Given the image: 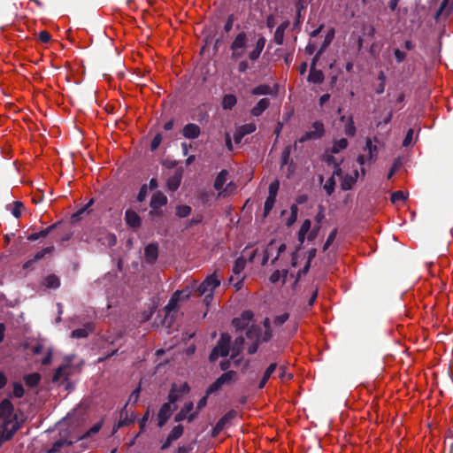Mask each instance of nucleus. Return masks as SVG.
Here are the masks:
<instances>
[{
  "label": "nucleus",
  "mask_w": 453,
  "mask_h": 453,
  "mask_svg": "<svg viewBox=\"0 0 453 453\" xmlns=\"http://www.w3.org/2000/svg\"><path fill=\"white\" fill-rule=\"evenodd\" d=\"M219 284L220 281L215 274H211L206 277V279L200 285H197L196 281H192L190 286H188L181 291H177L173 294L169 303L165 306V309L167 312L170 313L177 308L179 301L188 299L193 295V293H195L196 296H204L206 304H209L212 299L214 289L218 288Z\"/></svg>",
  "instance_id": "nucleus-1"
},
{
  "label": "nucleus",
  "mask_w": 453,
  "mask_h": 453,
  "mask_svg": "<svg viewBox=\"0 0 453 453\" xmlns=\"http://www.w3.org/2000/svg\"><path fill=\"white\" fill-rule=\"evenodd\" d=\"M230 335L226 333L221 334L217 345L210 355V360L215 361L219 357H226L230 354L232 359H234L242 350L244 339L237 337L234 343L230 347Z\"/></svg>",
  "instance_id": "nucleus-2"
},
{
  "label": "nucleus",
  "mask_w": 453,
  "mask_h": 453,
  "mask_svg": "<svg viewBox=\"0 0 453 453\" xmlns=\"http://www.w3.org/2000/svg\"><path fill=\"white\" fill-rule=\"evenodd\" d=\"M378 144L379 140L376 137L366 139L365 147L364 148L365 153L357 157V163L360 165H364L367 162H373L376 160L379 152Z\"/></svg>",
  "instance_id": "nucleus-3"
},
{
  "label": "nucleus",
  "mask_w": 453,
  "mask_h": 453,
  "mask_svg": "<svg viewBox=\"0 0 453 453\" xmlns=\"http://www.w3.org/2000/svg\"><path fill=\"white\" fill-rule=\"evenodd\" d=\"M237 380V373L228 371L219 377L206 390V395H211L225 387L232 385Z\"/></svg>",
  "instance_id": "nucleus-4"
},
{
  "label": "nucleus",
  "mask_w": 453,
  "mask_h": 453,
  "mask_svg": "<svg viewBox=\"0 0 453 453\" xmlns=\"http://www.w3.org/2000/svg\"><path fill=\"white\" fill-rule=\"evenodd\" d=\"M286 250V245L284 243L279 242L277 241H271L267 245L266 249L264 251V255L261 260V265H265L268 259L272 257L273 262L277 260L282 252Z\"/></svg>",
  "instance_id": "nucleus-5"
},
{
  "label": "nucleus",
  "mask_w": 453,
  "mask_h": 453,
  "mask_svg": "<svg viewBox=\"0 0 453 453\" xmlns=\"http://www.w3.org/2000/svg\"><path fill=\"white\" fill-rule=\"evenodd\" d=\"M246 260L242 256L238 257L234 263L233 268L234 275L230 277L229 281L233 283L236 290L241 289L242 287L244 276H241V273L244 270Z\"/></svg>",
  "instance_id": "nucleus-6"
},
{
  "label": "nucleus",
  "mask_w": 453,
  "mask_h": 453,
  "mask_svg": "<svg viewBox=\"0 0 453 453\" xmlns=\"http://www.w3.org/2000/svg\"><path fill=\"white\" fill-rule=\"evenodd\" d=\"M319 233V226L311 228V222L310 219H305L298 232V241L303 243L305 240L313 241Z\"/></svg>",
  "instance_id": "nucleus-7"
},
{
  "label": "nucleus",
  "mask_w": 453,
  "mask_h": 453,
  "mask_svg": "<svg viewBox=\"0 0 453 453\" xmlns=\"http://www.w3.org/2000/svg\"><path fill=\"white\" fill-rule=\"evenodd\" d=\"M325 160L328 164L337 165V163L335 162L333 155H331V154H326L325 156ZM335 177L342 178V169L338 165H335V169L334 171L333 175L324 184V189L326 191V193L328 195H331L334 192V190Z\"/></svg>",
  "instance_id": "nucleus-8"
},
{
  "label": "nucleus",
  "mask_w": 453,
  "mask_h": 453,
  "mask_svg": "<svg viewBox=\"0 0 453 453\" xmlns=\"http://www.w3.org/2000/svg\"><path fill=\"white\" fill-rule=\"evenodd\" d=\"M247 47V35L245 33H240L234 38L231 45L232 57L239 58L245 54Z\"/></svg>",
  "instance_id": "nucleus-9"
},
{
  "label": "nucleus",
  "mask_w": 453,
  "mask_h": 453,
  "mask_svg": "<svg viewBox=\"0 0 453 453\" xmlns=\"http://www.w3.org/2000/svg\"><path fill=\"white\" fill-rule=\"evenodd\" d=\"M280 182L274 180L269 185V194L265 203V216H266L274 206L276 196L279 191Z\"/></svg>",
  "instance_id": "nucleus-10"
},
{
  "label": "nucleus",
  "mask_w": 453,
  "mask_h": 453,
  "mask_svg": "<svg viewBox=\"0 0 453 453\" xmlns=\"http://www.w3.org/2000/svg\"><path fill=\"white\" fill-rule=\"evenodd\" d=\"M260 328L258 326H251L247 331V338L250 342L248 347V352L253 354L257 351L259 344Z\"/></svg>",
  "instance_id": "nucleus-11"
},
{
  "label": "nucleus",
  "mask_w": 453,
  "mask_h": 453,
  "mask_svg": "<svg viewBox=\"0 0 453 453\" xmlns=\"http://www.w3.org/2000/svg\"><path fill=\"white\" fill-rule=\"evenodd\" d=\"M0 416L4 418V425L8 421H13L17 423V426L19 427L18 421L13 417V405L9 399H4L0 403Z\"/></svg>",
  "instance_id": "nucleus-12"
},
{
  "label": "nucleus",
  "mask_w": 453,
  "mask_h": 453,
  "mask_svg": "<svg viewBox=\"0 0 453 453\" xmlns=\"http://www.w3.org/2000/svg\"><path fill=\"white\" fill-rule=\"evenodd\" d=\"M324 125L319 121H315L312 124L311 130L307 132L303 136L299 139V142H303L310 139H317L324 134Z\"/></svg>",
  "instance_id": "nucleus-13"
},
{
  "label": "nucleus",
  "mask_w": 453,
  "mask_h": 453,
  "mask_svg": "<svg viewBox=\"0 0 453 453\" xmlns=\"http://www.w3.org/2000/svg\"><path fill=\"white\" fill-rule=\"evenodd\" d=\"M17 430V423L12 420L0 426V445L3 441L11 439Z\"/></svg>",
  "instance_id": "nucleus-14"
},
{
  "label": "nucleus",
  "mask_w": 453,
  "mask_h": 453,
  "mask_svg": "<svg viewBox=\"0 0 453 453\" xmlns=\"http://www.w3.org/2000/svg\"><path fill=\"white\" fill-rule=\"evenodd\" d=\"M253 319V313L250 311H243L239 318L233 320L234 326L237 330H242L249 326Z\"/></svg>",
  "instance_id": "nucleus-15"
},
{
  "label": "nucleus",
  "mask_w": 453,
  "mask_h": 453,
  "mask_svg": "<svg viewBox=\"0 0 453 453\" xmlns=\"http://www.w3.org/2000/svg\"><path fill=\"white\" fill-rule=\"evenodd\" d=\"M74 368L69 365V363L64 364L58 368L54 376L53 381L58 382L66 380L70 375L73 374Z\"/></svg>",
  "instance_id": "nucleus-16"
},
{
  "label": "nucleus",
  "mask_w": 453,
  "mask_h": 453,
  "mask_svg": "<svg viewBox=\"0 0 453 453\" xmlns=\"http://www.w3.org/2000/svg\"><path fill=\"white\" fill-rule=\"evenodd\" d=\"M189 387L187 383H182L180 385L174 384L169 394V402L174 403L179 397L184 394L188 393Z\"/></svg>",
  "instance_id": "nucleus-17"
},
{
  "label": "nucleus",
  "mask_w": 453,
  "mask_h": 453,
  "mask_svg": "<svg viewBox=\"0 0 453 453\" xmlns=\"http://www.w3.org/2000/svg\"><path fill=\"white\" fill-rule=\"evenodd\" d=\"M194 404L192 403H186L183 408L180 411V412L176 415V421H180L184 419H188V421L192 420L196 412L193 411Z\"/></svg>",
  "instance_id": "nucleus-18"
},
{
  "label": "nucleus",
  "mask_w": 453,
  "mask_h": 453,
  "mask_svg": "<svg viewBox=\"0 0 453 453\" xmlns=\"http://www.w3.org/2000/svg\"><path fill=\"white\" fill-rule=\"evenodd\" d=\"M357 177L358 172L357 170H353L350 174H346L344 177L342 176V178H338L341 180L342 188L343 190L350 189L357 181Z\"/></svg>",
  "instance_id": "nucleus-19"
},
{
  "label": "nucleus",
  "mask_w": 453,
  "mask_h": 453,
  "mask_svg": "<svg viewBox=\"0 0 453 453\" xmlns=\"http://www.w3.org/2000/svg\"><path fill=\"white\" fill-rule=\"evenodd\" d=\"M171 402L164 403L162 407L159 410L157 419H158V426H163L165 422L168 420L172 414V408H171Z\"/></svg>",
  "instance_id": "nucleus-20"
},
{
  "label": "nucleus",
  "mask_w": 453,
  "mask_h": 453,
  "mask_svg": "<svg viewBox=\"0 0 453 453\" xmlns=\"http://www.w3.org/2000/svg\"><path fill=\"white\" fill-rule=\"evenodd\" d=\"M265 39L263 36H260L257 39L256 44L254 45L253 50H251L249 52V58L250 60L257 59L258 57L260 56L263 49L265 48Z\"/></svg>",
  "instance_id": "nucleus-21"
},
{
  "label": "nucleus",
  "mask_w": 453,
  "mask_h": 453,
  "mask_svg": "<svg viewBox=\"0 0 453 453\" xmlns=\"http://www.w3.org/2000/svg\"><path fill=\"white\" fill-rule=\"evenodd\" d=\"M182 134L186 138L196 139L200 134V127L196 124H188L183 127Z\"/></svg>",
  "instance_id": "nucleus-22"
},
{
  "label": "nucleus",
  "mask_w": 453,
  "mask_h": 453,
  "mask_svg": "<svg viewBox=\"0 0 453 453\" xmlns=\"http://www.w3.org/2000/svg\"><path fill=\"white\" fill-rule=\"evenodd\" d=\"M270 105L268 98L260 99L257 104L251 109V114L255 117L260 116Z\"/></svg>",
  "instance_id": "nucleus-23"
},
{
  "label": "nucleus",
  "mask_w": 453,
  "mask_h": 453,
  "mask_svg": "<svg viewBox=\"0 0 453 453\" xmlns=\"http://www.w3.org/2000/svg\"><path fill=\"white\" fill-rule=\"evenodd\" d=\"M125 219L127 224L131 227H138L141 223L139 215L132 210H127L126 211Z\"/></svg>",
  "instance_id": "nucleus-24"
},
{
  "label": "nucleus",
  "mask_w": 453,
  "mask_h": 453,
  "mask_svg": "<svg viewBox=\"0 0 453 453\" xmlns=\"http://www.w3.org/2000/svg\"><path fill=\"white\" fill-rule=\"evenodd\" d=\"M167 203L166 196L162 194L161 192H157L153 195L151 201H150V206L153 210L158 209L162 206H164Z\"/></svg>",
  "instance_id": "nucleus-25"
},
{
  "label": "nucleus",
  "mask_w": 453,
  "mask_h": 453,
  "mask_svg": "<svg viewBox=\"0 0 453 453\" xmlns=\"http://www.w3.org/2000/svg\"><path fill=\"white\" fill-rule=\"evenodd\" d=\"M227 175L228 173L226 170H222L218 176L216 177L215 182H214V188L219 193L222 188L226 186L227 181Z\"/></svg>",
  "instance_id": "nucleus-26"
},
{
  "label": "nucleus",
  "mask_w": 453,
  "mask_h": 453,
  "mask_svg": "<svg viewBox=\"0 0 453 453\" xmlns=\"http://www.w3.org/2000/svg\"><path fill=\"white\" fill-rule=\"evenodd\" d=\"M342 122L344 123V132L346 134L353 136L356 133V127L354 126V122L352 117L350 116H342L341 118Z\"/></svg>",
  "instance_id": "nucleus-27"
},
{
  "label": "nucleus",
  "mask_w": 453,
  "mask_h": 453,
  "mask_svg": "<svg viewBox=\"0 0 453 453\" xmlns=\"http://www.w3.org/2000/svg\"><path fill=\"white\" fill-rule=\"evenodd\" d=\"M276 91L271 88L269 85L261 84L251 90V94L254 96H262V95H273L275 94Z\"/></svg>",
  "instance_id": "nucleus-28"
},
{
  "label": "nucleus",
  "mask_w": 453,
  "mask_h": 453,
  "mask_svg": "<svg viewBox=\"0 0 453 453\" xmlns=\"http://www.w3.org/2000/svg\"><path fill=\"white\" fill-rule=\"evenodd\" d=\"M145 257L150 263H153L157 257V246L155 244H149L145 248Z\"/></svg>",
  "instance_id": "nucleus-29"
},
{
  "label": "nucleus",
  "mask_w": 453,
  "mask_h": 453,
  "mask_svg": "<svg viewBox=\"0 0 453 453\" xmlns=\"http://www.w3.org/2000/svg\"><path fill=\"white\" fill-rule=\"evenodd\" d=\"M259 254L258 252V249H253L252 247H246L242 253V257H243V258L250 263H254L255 260H256V257Z\"/></svg>",
  "instance_id": "nucleus-30"
},
{
  "label": "nucleus",
  "mask_w": 453,
  "mask_h": 453,
  "mask_svg": "<svg viewBox=\"0 0 453 453\" xmlns=\"http://www.w3.org/2000/svg\"><path fill=\"white\" fill-rule=\"evenodd\" d=\"M181 181V175L179 173H175L173 176H171L167 180V188L171 191L176 190Z\"/></svg>",
  "instance_id": "nucleus-31"
},
{
  "label": "nucleus",
  "mask_w": 453,
  "mask_h": 453,
  "mask_svg": "<svg viewBox=\"0 0 453 453\" xmlns=\"http://www.w3.org/2000/svg\"><path fill=\"white\" fill-rule=\"evenodd\" d=\"M324 79L323 73L319 70H316L314 67L311 68L308 81L313 83H320Z\"/></svg>",
  "instance_id": "nucleus-32"
},
{
  "label": "nucleus",
  "mask_w": 453,
  "mask_h": 453,
  "mask_svg": "<svg viewBox=\"0 0 453 453\" xmlns=\"http://www.w3.org/2000/svg\"><path fill=\"white\" fill-rule=\"evenodd\" d=\"M449 0H443L441 4V6L439 10L437 11L435 14V19H439L441 17L447 16L451 9L450 6H449Z\"/></svg>",
  "instance_id": "nucleus-33"
},
{
  "label": "nucleus",
  "mask_w": 453,
  "mask_h": 453,
  "mask_svg": "<svg viewBox=\"0 0 453 453\" xmlns=\"http://www.w3.org/2000/svg\"><path fill=\"white\" fill-rule=\"evenodd\" d=\"M236 97L234 95H226L222 100V107L225 110H230L236 104Z\"/></svg>",
  "instance_id": "nucleus-34"
},
{
  "label": "nucleus",
  "mask_w": 453,
  "mask_h": 453,
  "mask_svg": "<svg viewBox=\"0 0 453 453\" xmlns=\"http://www.w3.org/2000/svg\"><path fill=\"white\" fill-rule=\"evenodd\" d=\"M348 146V141L345 138H342L338 141H335L332 149H331V154H337L341 150L346 149Z\"/></svg>",
  "instance_id": "nucleus-35"
},
{
  "label": "nucleus",
  "mask_w": 453,
  "mask_h": 453,
  "mask_svg": "<svg viewBox=\"0 0 453 453\" xmlns=\"http://www.w3.org/2000/svg\"><path fill=\"white\" fill-rule=\"evenodd\" d=\"M44 284L47 288H57L59 287L60 282L59 279L56 275L51 274L45 278Z\"/></svg>",
  "instance_id": "nucleus-36"
},
{
  "label": "nucleus",
  "mask_w": 453,
  "mask_h": 453,
  "mask_svg": "<svg viewBox=\"0 0 453 453\" xmlns=\"http://www.w3.org/2000/svg\"><path fill=\"white\" fill-rule=\"evenodd\" d=\"M91 331L90 326H86L82 328L75 329L72 332V337L73 338H85L88 335V333Z\"/></svg>",
  "instance_id": "nucleus-37"
},
{
  "label": "nucleus",
  "mask_w": 453,
  "mask_h": 453,
  "mask_svg": "<svg viewBox=\"0 0 453 453\" xmlns=\"http://www.w3.org/2000/svg\"><path fill=\"white\" fill-rule=\"evenodd\" d=\"M316 255V250L312 249L309 251V257L308 259L304 262V265L302 270H298L297 272V278L301 276V274H305L310 267V262L311 260L315 257Z\"/></svg>",
  "instance_id": "nucleus-38"
},
{
  "label": "nucleus",
  "mask_w": 453,
  "mask_h": 453,
  "mask_svg": "<svg viewBox=\"0 0 453 453\" xmlns=\"http://www.w3.org/2000/svg\"><path fill=\"white\" fill-rule=\"evenodd\" d=\"M287 273H288L287 270H283L282 273L280 271H279V270H276L270 276V281L273 282V283H276V282L280 281L282 279V283H284L285 282V279L287 277Z\"/></svg>",
  "instance_id": "nucleus-39"
},
{
  "label": "nucleus",
  "mask_w": 453,
  "mask_h": 453,
  "mask_svg": "<svg viewBox=\"0 0 453 453\" xmlns=\"http://www.w3.org/2000/svg\"><path fill=\"white\" fill-rule=\"evenodd\" d=\"M406 199H407V195L401 190L395 191V192L392 193V195H391V202L394 204H398L399 203H403Z\"/></svg>",
  "instance_id": "nucleus-40"
},
{
  "label": "nucleus",
  "mask_w": 453,
  "mask_h": 453,
  "mask_svg": "<svg viewBox=\"0 0 453 453\" xmlns=\"http://www.w3.org/2000/svg\"><path fill=\"white\" fill-rule=\"evenodd\" d=\"M40 379L41 377L38 373L28 374L24 378L26 384L29 387L36 386L39 383Z\"/></svg>",
  "instance_id": "nucleus-41"
},
{
  "label": "nucleus",
  "mask_w": 453,
  "mask_h": 453,
  "mask_svg": "<svg viewBox=\"0 0 453 453\" xmlns=\"http://www.w3.org/2000/svg\"><path fill=\"white\" fill-rule=\"evenodd\" d=\"M11 206V212L12 214L19 219L21 216L22 210L24 208L23 203L20 202H15Z\"/></svg>",
  "instance_id": "nucleus-42"
},
{
  "label": "nucleus",
  "mask_w": 453,
  "mask_h": 453,
  "mask_svg": "<svg viewBox=\"0 0 453 453\" xmlns=\"http://www.w3.org/2000/svg\"><path fill=\"white\" fill-rule=\"evenodd\" d=\"M235 189H236V185L231 181V182L226 184V186L219 193V196H227L233 194Z\"/></svg>",
  "instance_id": "nucleus-43"
},
{
  "label": "nucleus",
  "mask_w": 453,
  "mask_h": 453,
  "mask_svg": "<svg viewBox=\"0 0 453 453\" xmlns=\"http://www.w3.org/2000/svg\"><path fill=\"white\" fill-rule=\"evenodd\" d=\"M336 236H337V229L334 228V230H332V232L329 234L324 246H323V250L326 251L327 250L331 245L334 243V242L335 241L336 239Z\"/></svg>",
  "instance_id": "nucleus-44"
},
{
  "label": "nucleus",
  "mask_w": 453,
  "mask_h": 453,
  "mask_svg": "<svg viewBox=\"0 0 453 453\" xmlns=\"http://www.w3.org/2000/svg\"><path fill=\"white\" fill-rule=\"evenodd\" d=\"M191 212V208L188 205H179L176 208V214L180 218H185L188 216Z\"/></svg>",
  "instance_id": "nucleus-45"
},
{
  "label": "nucleus",
  "mask_w": 453,
  "mask_h": 453,
  "mask_svg": "<svg viewBox=\"0 0 453 453\" xmlns=\"http://www.w3.org/2000/svg\"><path fill=\"white\" fill-rule=\"evenodd\" d=\"M183 434V427L181 426H176L173 428L171 433L169 434L170 440L176 441L179 439Z\"/></svg>",
  "instance_id": "nucleus-46"
},
{
  "label": "nucleus",
  "mask_w": 453,
  "mask_h": 453,
  "mask_svg": "<svg viewBox=\"0 0 453 453\" xmlns=\"http://www.w3.org/2000/svg\"><path fill=\"white\" fill-rule=\"evenodd\" d=\"M51 228L52 227L50 226V227H48L44 230H42L40 232L33 233L27 237V239L30 241H35V240H38L39 238L45 237L49 234V232L50 231Z\"/></svg>",
  "instance_id": "nucleus-47"
},
{
  "label": "nucleus",
  "mask_w": 453,
  "mask_h": 453,
  "mask_svg": "<svg viewBox=\"0 0 453 453\" xmlns=\"http://www.w3.org/2000/svg\"><path fill=\"white\" fill-rule=\"evenodd\" d=\"M239 128H240L241 132H242L243 134L246 135V134L255 132L257 127L254 123H249V124H245V125L239 127Z\"/></svg>",
  "instance_id": "nucleus-48"
},
{
  "label": "nucleus",
  "mask_w": 453,
  "mask_h": 453,
  "mask_svg": "<svg viewBox=\"0 0 453 453\" xmlns=\"http://www.w3.org/2000/svg\"><path fill=\"white\" fill-rule=\"evenodd\" d=\"M54 248L52 246L50 247H47L40 251H38L35 255V257L33 259V261H38L40 259H42V257H44V256L46 254H50L53 251Z\"/></svg>",
  "instance_id": "nucleus-49"
},
{
  "label": "nucleus",
  "mask_w": 453,
  "mask_h": 453,
  "mask_svg": "<svg viewBox=\"0 0 453 453\" xmlns=\"http://www.w3.org/2000/svg\"><path fill=\"white\" fill-rule=\"evenodd\" d=\"M304 260V257H301L298 251L293 252L291 256V266L296 268L299 265V260Z\"/></svg>",
  "instance_id": "nucleus-50"
},
{
  "label": "nucleus",
  "mask_w": 453,
  "mask_h": 453,
  "mask_svg": "<svg viewBox=\"0 0 453 453\" xmlns=\"http://www.w3.org/2000/svg\"><path fill=\"white\" fill-rule=\"evenodd\" d=\"M288 314L284 312V313H281L280 315H277L274 318L273 323L276 326H281L282 324H284L288 320Z\"/></svg>",
  "instance_id": "nucleus-51"
},
{
  "label": "nucleus",
  "mask_w": 453,
  "mask_h": 453,
  "mask_svg": "<svg viewBox=\"0 0 453 453\" xmlns=\"http://www.w3.org/2000/svg\"><path fill=\"white\" fill-rule=\"evenodd\" d=\"M51 354L52 353L50 348L45 349L44 353L42 354L43 355V357L41 359L42 365H49L50 363Z\"/></svg>",
  "instance_id": "nucleus-52"
},
{
  "label": "nucleus",
  "mask_w": 453,
  "mask_h": 453,
  "mask_svg": "<svg viewBox=\"0 0 453 453\" xmlns=\"http://www.w3.org/2000/svg\"><path fill=\"white\" fill-rule=\"evenodd\" d=\"M401 166V161L399 159H395L394 161V164L389 171V173H388V176L387 178L389 180L392 178V176L395 174V173L400 168Z\"/></svg>",
  "instance_id": "nucleus-53"
},
{
  "label": "nucleus",
  "mask_w": 453,
  "mask_h": 453,
  "mask_svg": "<svg viewBox=\"0 0 453 453\" xmlns=\"http://www.w3.org/2000/svg\"><path fill=\"white\" fill-rule=\"evenodd\" d=\"M13 395L16 397H21L24 395V388L20 383H15L13 385Z\"/></svg>",
  "instance_id": "nucleus-54"
},
{
  "label": "nucleus",
  "mask_w": 453,
  "mask_h": 453,
  "mask_svg": "<svg viewBox=\"0 0 453 453\" xmlns=\"http://www.w3.org/2000/svg\"><path fill=\"white\" fill-rule=\"evenodd\" d=\"M413 134H414V131L413 129H409L407 134H406V136L403 140V145L407 147L409 146L411 142H412V138H413Z\"/></svg>",
  "instance_id": "nucleus-55"
},
{
  "label": "nucleus",
  "mask_w": 453,
  "mask_h": 453,
  "mask_svg": "<svg viewBox=\"0 0 453 453\" xmlns=\"http://www.w3.org/2000/svg\"><path fill=\"white\" fill-rule=\"evenodd\" d=\"M276 369V365L275 364H271L268 368L265 370L263 377L265 379V380H269L270 377L272 376L273 372L275 371Z\"/></svg>",
  "instance_id": "nucleus-56"
},
{
  "label": "nucleus",
  "mask_w": 453,
  "mask_h": 453,
  "mask_svg": "<svg viewBox=\"0 0 453 453\" xmlns=\"http://www.w3.org/2000/svg\"><path fill=\"white\" fill-rule=\"evenodd\" d=\"M161 141H162V136L161 134H157L152 142H151V150H155L156 149H157V147L160 145L161 143Z\"/></svg>",
  "instance_id": "nucleus-57"
},
{
  "label": "nucleus",
  "mask_w": 453,
  "mask_h": 453,
  "mask_svg": "<svg viewBox=\"0 0 453 453\" xmlns=\"http://www.w3.org/2000/svg\"><path fill=\"white\" fill-rule=\"evenodd\" d=\"M38 36L40 41L44 43H47L50 41V35L46 31H41Z\"/></svg>",
  "instance_id": "nucleus-58"
},
{
  "label": "nucleus",
  "mask_w": 453,
  "mask_h": 453,
  "mask_svg": "<svg viewBox=\"0 0 453 453\" xmlns=\"http://www.w3.org/2000/svg\"><path fill=\"white\" fill-rule=\"evenodd\" d=\"M72 442L71 441H56L54 444H53V447H52V451H58L60 449V448L65 445V444H71Z\"/></svg>",
  "instance_id": "nucleus-59"
},
{
  "label": "nucleus",
  "mask_w": 453,
  "mask_h": 453,
  "mask_svg": "<svg viewBox=\"0 0 453 453\" xmlns=\"http://www.w3.org/2000/svg\"><path fill=\"white\" fill-rule=\"evenodd\" d=\"M394 53H395V59L397 60L398 63L403 62L406 57V54L398 49H396Z\"/></svg>",
  "instance_id": "nucleus-60"
},
{
  "label": "nucleus",
  "mask_w": 453,
  "mask_h": 453,
  "mask_svg": "<svg viewBox=\"0 0 453 453\" xmlns=\"http://www.w3.org/2000/svg\"><path fill=\"white\" fill-rule=\"evenodd\" d=\"M47 348L44 347L42 344H37L35 346L33 347V352L35 354V355H40V354H42L44 353L45 349Z\"/></svg>",
  "instance_id": "nucleus-61"
},
{
  "label": "nucleus",
  "mask_w": 453,
  "mask_h": 453,
  "mask_svg": "<svg viewBox=\"0 0 453 453\" xmlns=\"http://www.w3.org/2000/svg\"><path fill=\"white\" fill-rule=\"evenodd\" d=\"M245 135L243 134L242 132H241L240 128L238 127L235 132H234V142L236 143H239L241 142L242 139L244 137Z\"/></svg>",
  "instance_id": "nucleus-62"
},
{
  "label": "nucleus",
  "mask_w": 453,
  "mask_h": 453,
  "mask_svg": "<svg viewBox=\"0 0 453 453\" xmlns=\"http://www.w3.org/2000/svg\"><path fill=\"white\" fill-rule=\"evenodd\" d=\"M282 38H283V31L280 27H278L275 32V41L277 42L278 44L282 43Z\"/></svg>",
  "instance_id": "nucleus-63"
},
{
  "label": "nucleus",
  "mask_w": 453,
  "mask_h": 453,
  "mask_svg": "<svg viewBox=\"0 0 453 453\" xmlns=\"http://www.w3.org/2000/svg\"><path fill=\"white\" fill-rule=\"evenodd\" d=\"M249 68V65L247 63V61H242L240 62L239 65H238V70L241 72V73H244L247 71V69Z\"/></svg>",
  "instance_id": "nucleus-64"
}]
</instances>
